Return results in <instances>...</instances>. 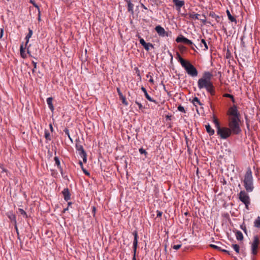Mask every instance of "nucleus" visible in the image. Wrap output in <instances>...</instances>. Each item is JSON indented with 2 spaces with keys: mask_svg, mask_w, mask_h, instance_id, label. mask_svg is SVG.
<instances>
[{
  "mask_svg": "<svg viewBox=\"0 0 260 260\" xmlns=\"http://www.w3.org/2000/svg\"><path fill=\"white\" fill-rule=\"evenodd\" d=\"M68 138H69V139H70L71 141H72V138H71V136H70V135H69V136H68Z\"/></svg>",
  "mask_w": 260,
  "mask_h": 260,
  "instance_id": "obj_61",
  "label": "nucleus"
},
{
  "mask_svg": "<svg viewBox=\"0 0 260 260\" xmlns=\"http://www.w3.org/2000/svg\"><path fill=\"white\" fill-rule=\"evenodd\" d=\"M210 246L215 248V249H218L219 248V247L215 245H213V244H211L210 245Z\"/></svg>",
  "mask_w": 260,
  "mask_h": 260,
  "instance_id": "obj_50",
  "label": "nucleus"
},
{
  "mask_svg": "<svg viewBox=\"0 0 260 260\" xmlns=\"http://www.w3.org/2000/svg\"><path fill=\"white\" fill-rule=\"evenodd\" d=\"M54 159L55 161V164L57 166V168L58 169H60V170H61L62 169L61 168L60 163V160H59V158L57 156H55V157H54Z\"/></svg>",
  "mask_w": 260,
  "mask_h": 260,
  "instance_id": "obj_25",
  "label": "nucleus"
},
{
  "mask_svg": "<svg viewBox=\"0 0 260 260\" xmlns=\"http://www.w3.org/2000/svg\"><path fill=\"white\" fill-rule=\"evenodd\" d=\"M134 5L131 2H128L127 3V10L129 12L133 13Z\"/></svg>",
  "mask_w": 260,
  "mask_h": 260,
  "instance_id": "obj_29",
  "label": "nucleus"
},
{
  "mask_svg": "<svg viewBox=\"0 0 260 260\" xmlns=\"http://www.w3.org/2000/svg\"><path fill=\"white\" fill-rule=\"evenodd\" d=\"M241 228L244 231L245 233H246V230L245 226H243L242 225H241Z\"/></svg>",
  "mask_w": 260,
  "mask_h": 260,
  "instance_id": "obj_51",
  "label": "nucleus"
},
{
  "mask_svg": "<svg viewBox=\"0 0 260 260\" xmlns=\"http://www.w3.org/2000/svg\"><path fill=\"white\" fill-rule=\"evenodd\" d=\"M142 7L145 10L147 9V7H146L144 5H142Z\"/></svg>",
  "mask_w": 260,
  "mask_h": 260,
  "instance_id": "obj_56",
  "label": "nucleus"
},
{
  "mask_svg": "<svg viewBox=\"0 0 260 260\" xmlns=\"http://www.w3.org/2000/svg\"><path fill=\"white\" fill-rule=\"evenodd\" d=\"M44 136H45V139L47 140L50 141L51 140L50 133H49V132L47 129L45 130Z\"/></svg>",
  "mask_w": 260,
  "mask_h": 260,
  "instance_id": "obj_28",
  "label": "nucleus"
},
{
  "mask_svg": "<svg viewBox=\"0 0 260 260\" xmlns=\"http://www.w3.org/2000/svg\"><path fill=\"white\" fill-rule=\"evenodd\" d=\"M201 48H203L204 51L207 50L208 47L206 41L204 39H202L200 44Z\"/></svg>",
  "mask_w": 260,
  "mask_h": 260,
  "instance_id": "obj_16",
  "label": "nucleus"
},
{
  "mask_svg": "<svg viewBox=\"0 0 260 260\" xmlns=\"http://www.w3.org/2000/svg\"><path fill=\"white\" fill-rule=\"evenodd\" d=\"M15 228H16V231H17V234L18 236H19V232L18 231V229H17V226H16Z\"/></svg>",
  "mask_w": 260,
  "mask_h": 260,
  "instance_id": "obj_59",
  "label": "nucleus"
},
{
  "mask_svg": "<svg viewBox=\"0 0 260 260\" xmlns=\"http://www.w3.org/2000/svg\"><path fill=\"white\" fill-rule=\"evenodd\" d=\"M135 103L138 106L139 108L140 109H142L143 108L142 105L140 103L138 102V101H136Z\"/></svg>",
  "mask_w": 260,
  "mask_h": 260,
  "instance_id": "obj_43",
  "label": "nucleus"
},
{
  "mask_svg": "<svg viewBox=\"0 0 260 260\" xmlns=\"http://www.w3.org/2000/svg\"><path fill=\"white\" fill-rule=\"evenodd\" d=\"M4 34V28H1L0 38L2 39Z\"/></svg>",
  "mask_w": 260,
  "mask_h": 260,
  "instance_id": "obj_47",
  "label": "nucleus"
},
{
  "mask_svg": "<svg viewBox=\"0 0 260 260\" xmlns=\"http://www.w3.org/2000/svg\"><path fill=\"white\" fill-rule=\"evenodd\" d=\"M117 93H118V95L119 96V98L122 97V96H123L122 93V92H121V91H120V89L119 88H117Z\"/></svg>",
  "mask_w": 260,
  "mask_h": 260,
  "instance_id": "obj_44",
  "label": "nucleus"
},
{
  "mask_svg": "<svg viewBox=\"0 0 260 260\" xmlns=\"http://www.w3.org/2000/svg\"><path fill=\"white\" fill-rule=\"evenodd\" d=\"M205 127L207 133L209 134L210 136H212L214 134L215 131L213 129H212L209 124L206 125Z\"/></svg>",
  "mask_w": 260,
  "mask_h": 260,
  "instance_id": "obj_18",
  "label": "nucleus"
},
{
  "mask_svg": "<svg viewBox=\"0 0 260 260\" xmlns=\"http://www.w3.org/2000/svg\"><path fill=\"white\" fill-rule=\"evenodd\" d=\"M41 20V17H40V13H39V16H38V20L40 21Z\"/></svg>",
  "mask_w": 260,
  "mask_h": 260,
  "instance_id": "obj_58",
  "label": "nucleus"
},
{
  "mask_svg": "<svg viewBox=\"0 0 260 260\" xmlns=\"http://www.w3.org/2000/svg\"><path fill=\"white\" fill-rule=\"evenodd\" d=\"M213 121L214 123L215 124V127L217 128V130L219 128L221 127L220 126L219 122H218V120L215 117H213Z\"/></svg>",
  "mask_w": 260,
  "mask_h": 260,
  "instance_id": "obj_31",
  "label": "nucleus"
},
{
  "mask_svg": "<svg viewBox=\"0 0 260 260\" xmlns=\"http://www.w3.org/2000/svg\"><path fill=\"white\" fill-rule=\"evenodd\" d=\"M240 121V118H229V128L233 134L238 135L241 132Z\"/></svg>",
  "mask_w": 260,
  "mask_h": 260,
  "instance_id": "obj_3",
  "label": "nucleus"
},
{
  "mask_svg": "<svg viewBox=\"0 0 260 260\" xmlns=\"http://www.w3.org/2000/svg\"><path fill=\"white\" fill-rule=\"evenodd\" d=\"M20 53L21 57L24 58L26 57V55L25 54V51L23 47V45H21L20 49Z\"/></svg>",
  "mask_w": 260,
  "mask_h": 260,
  "instance_id": "obj_30",
  "label": "nucleus"
},
{
  "mask_svg": "<svg viewBox=\"0 0 260 260\" xmlns=\"http://www.w3.org/2000/svg\"><path fill=\"white\" fill-rule=\"evenodd\" d=\"M67 210H68V207H67V208H64V209H63V212L64 213V212H66Z\"/></svg>",
  "mask_w": 260,
  "mask_h": 260,
  "instance_id": "obj_57",
  "label": "nucleus"
},
{
  "mask_svg": "<svg viewBox=\"0 0 260 260\" xmlns=\"http://www.w3.org/2000/svg\"><path fill=\"white\" fill-rule=\"evenodd\" d=\"M143 47L145 48V49L146 51H149L150 50V47L151 48H153L154 46H153V44H152L151 43H147L146 44V45H144L143 46Z\"/></svg>",
  "mask_w": 260,
  "mask_h": 260,
  "instance_id": "obj_27",
  "label": "nucleus"
},
{
  "mask_svg": "<svg viewBox=\"0 0 260 260\" xmlns=\"http://www.w3.org/2000/svg\"><path fill=\"white\" fill-rule=\"evenodd\" d=\"M217 134L221 139H226L229 138L232 134V132L229 128L226 127H221L217 130Z\"/></svg>",
  "mask_w": 260,
  "mask_h": 260,
  "instance_id": "obj_6",
  "label": "nucleus"
},
{
  "mask_svg": "<svg viewBox=\"0 0 260 260\" xmlns=\"http://www.w3.org/2000/svg\"><path fill=\"white\" fill-rule=\"evenodd\" d=\"M214 16H215L216 17H217V18H219L218 16H216V15H215V14H212V17H214Z\"/></svg>",
  "mask_w": 260,
  "mask_h": 260,
  "instance_id": "obj_60",
  "label": "nucleus"
},
{
  "mask_svg": "<svg viewBox=\"0 0 260 260\" xmlns=\"http://www.w3.org/2000/svg\"><path fill=\"white\" fill-rule=\"evenodd\" d=\"M141 90L143 91V92H144V94H145V96L146 97V98L150 102H153L154 103H156V101L153 99L152 98H151L150 95L148 94L147 92V90L145 88H144L143 86H142L141 87Z\"/></svg>",
  "mask_w": 260,
  "mask_h": 260,
  "instance_id": "obj_13",
  "label": "nucleus"
},
{
  "mask_svg": "<svg viewBox=\"0 0 260 260\" xmlns=\"http://www.w3.org/2000/svg\"><path fill=\"white\" fill-rule=\"evenodd\" d=\"M133 234L134 236V239L133 245L134 254H133V257L132 260H136V251H137L138 242V233H137V231L134 232Z\"/></svg>",
  "mask_w": 260,
  "mask_h": 260,
  "instance_id": "obj_9",
  "label": "nucleus"
},
{
  "mask_svg": "<svg viewBox=\"0 0 260 260\" xmlns=\"http://www.w3.org/2000/svg\"><path fill=\"white\" fill-rule=\"evenodd\" d=\"M68 206H70L72 204V203L71 202H68Z\"/></svg>",
  "mask_w": 260,
  "mask_h": 260,
  "instance_id": "obj_62",
  "label": "nucleus"
},
{
  "mask_svg": "<svg viewBox=\"0 0 260 260\" xmlns=\"http://www.w3.org/2000/svg\"><path fill=\"white\" fill-rule=\"evenodd\" d=\"M200 16L198 14L192 13L189 14V17L192 19H199V16Z\"/></svg>",
  "mask_w": 260,
  "mask_h": 260,
  "instance_id": "obj_32",
  "label": "nucleus"
},
{
  "mask_svg": "<svg viewBox=\"0 0 260 260\" xmlns=\"http://www.w3.org/2000/svg\"><path fill=\"white\" fill-rule=\"evenodd\" d=\"M222 251H224V252L229 253V252L226 250H222Z\"/></svg>",
  "mask_w": 260,
  "mask_h": 260,
  "instance_id": "obj_63",
  "label": "nucleus"
},
{
  "mask_svg": "<svg viewBox=\"0 0 260 260\" xmlns=\"http://www.w3.org/2000/svg\"><path fill=\"white\" fill-rule=\"evenodd\" d=\"M19 211L22 215H26V212L22 209H19Z\"/></svg>",
  "mask_w": 260,
  "mask_h": 260,
  "instance_id": "obj_45",
  "label": "nucleus"
},
{
  "mask_svg": "<svg viewBox=\"0 0 260 260\" xmlns=\"http://www.w3.org/2000/svg\"><path fill=\"white\" fill-rule=\"evenodd\" d=\"M81 158L83 159V161L84 163L87 162V154L86 153H83L82 154L79 155Z\"/></svg>",
  "mask_w": 260,
  "mask_h": 260,
  "instance_id": "obj_34",
  "label": "nucleus"
},
{
  "mask_svg": "<svg viewBox=\"0 0 260 260\" xmlns=\"http://www.w3.org/2000/svg\"><path fill=\"white\" fill-rule=\"evenodd\" d=\"M236 237L238 240H242L243 239V234L241 232L237 231L236 233Z\"/></svg>",
  "mask_w": 260,
  "mask_h": 260,
  "instance_id": "obj_23",
  "label": "nucleus"
},
{
  "mask_svg": "<svg viewBox=\"0 0 260 260\" xmlns=\"http://www.w3.org/2000/svg\"><path fill=\"white\" fill-rule=\"evenodd\" d=\"M192 103L193 104L194 106L196 107H197L198 105H202V104L200 101L199 99L197 97H195L193 99L192 101Z\"/></svg>",
  "mask_w": 260,
  "mask_h": 260,
  "instance_id": "obj_21",
  "label": "nucleus"
},
{
  "mask_svg": "<svg viewBox=\"0 0 260 260\" xmlns=\"http://www.w3.org/2000/svg\"><path fill=\"white\" fill-rule=\"evenodd\" d=\"M149 81L150 83H153L154 80H153L152 77H151V78L149 79Z\"/></svg>",
  "mask_w": 260,
  "mask_h": 260,
  "instance_id": "obj_54",
  "label": "nucleus"
},
{
  "mask_svg": "<svg viewBox=\"0 0 260 260\" xmlns=\"http://www.w3.org/2000/svg\"><path fill=\"white\" fill-rule=\"evenodd\" d=\"M10 218L11 220L15 219V216L13 214H12V217H10Z\"/></svg>",
  "mask_w": 260,
  "mask_h": 260,
  "instance_id": "obj_55",
  "label": "nucleus"
},
{
  "mask_svg": "<svg viewBox=\"0 0 260 260\" xmlns=\"http://www.w3.org/2000/svg\"><path fill=\"white\" fill-rule=\"evenodd\" d=\"M173 3L175 6L176 10L178 12L180 11L181 8L184 6L185 2L184 1L173 0Z\"/></svg>",
  "mask_w": 260,
  "mask_h": 260,
  "instance_id": "obj_11",
  "label": "nucleus"
},
{
  "mask_svg": "<svg viewBox=\"0 0 260 260\" xmlns=\"http://www.w3.org/2000/svg\"><path fill=\"white\" fill-rule=\"evenodd\" d=\"M224 96L228 97V98H230L231 99H233L234 98L233 96L232 95L228 94V93L225 94H224Z\"/></svg>",
  "mask_w": 260,
  "mask_h": 260,
  "instance_id": "obj_49",
  "label": "nucleus"
},
{
  "mask_svg": "<svg viewBox=\"0 0 260 260\" xmlns=\"http://www.w3.org/2000/svg\"><path fill=\"white\" fill-rule=\"evenodd\" d=\"M178 111L181 112H183V113H185V110L184 109V108L181 105H179L178 108H177Z\"/></svg>",
  "mask_w": 260,
  "mask_h": 260,
  "instance_id": "obj_37",
  "label": "nucleus"
},
{
  "mask_svg": "<svg viewBox=\"0 0 260 260\" xmlns=\"http://www.w3.org/2000/svg\"><path fill=\"white\" fill-rule=\"evenodd\" d=\"M79 165H80V167H81V169H82V168H83L84 167H83V163H82V162L81 161H79Z\"/></svg>",
  "mask_w": 260,
  "mask_h": 260,
  "instance_id": "obj_52",
  "label": "nucleus"
},
{
  "mask_svg": "<svg viewBox=\"0 0 260 260\" xmlns=\"http://www.w3.org/2000/svg\"><path fill=\"white\" fill-rule=\"evenodd\" d=\"M3 171L4 172H6V170L5 169H3Z\"/></svg>",
  "mask_w": 260,
  "mask_h": 260,
  "instance_id": "obj_64",
  "label": "nucleus"
},
{
  "mask_svg": "<svg viewBox=\"0 0 260 260\" xmlns=\"http://www.w3.org/2000/svg\"><path fill=\"white\" fill-rule=\"evenodd\" d=\"M182 67L185 69L187 74L191 77H194L198 76V72L197 70L189 61H188Z\"/></svg>",
  "mask_w": 260,
  "mask_h": 260,
  "instance_id": "obj_5",
  "label": "nucleus"
},
{
  "mask_svg": "<svg viewBox=\"0 0 260 260\" xmlns=\"http://www.w3.org/2000/svg\"><path fill=\"white\" fill-rule=\"evenodd\" d=\"M212 74L209 72H205L203 76L198 81V87L200 90L205 89L211 95L215 94V88L211 81Z\"/></svg>",
  "mask_w": 260,
  "mask_h": 260,
  "instance_id": "obj_1",
  "label": "nucleus"
},
{
  "mask_svg": "<svg viewBox=\"0 0 260 260\" xmlns=\"http://www.w3.org/2000/svg\"><path fill=\"white\" fill-rule=\"evenodd\" d=\"M185 39V37H184L182 35H180L179 36H178L176 39V41L177 42V43H181V42H183L184 43V40Z\"/></svg>",
  "mask_w": 260,
  "mask_h": 260,
  "instance_id": "obj_26",
  "label": "nucleus"
},
{
  "mask_svg": "<svg viewBox=\"0 0 260 260\" xmlns=\"http://www.w3.org/2000/svg\"><path fill=\"white\" fill-rule=\"evenodd\" d=\"M156 216L157 217H160L162 215V213L161 211H156Z\"/></svg>",
  "mask_w": 260,
  "mask_h": 260,
  "instance_id": "obj_46",
  "label": "nucleus"
},
{
  "mask_svg": "<svg viewBox=\"0 0 260 260\" xmlns=\"http://www.w3.org/2000/svg\"><path fill=\"white\" fill-rule=\"evenodd\" d=\"M140 43L143 46L147 43L143 38L140 39Z\"/></svg>",
  "mask_w": 260,
  "mask_h": 260,
  "instance_id": "obj_40",
  "label": "nucleus"
},
{
  "mask_svg": "<svg viewBox=\"0 0 260 260\" xmlns=\"http://www.w3.org/2000/svg\"><path fill=\"white\" fill-rule=\"evenodd\" d=\"M139 152L141 153V154H147V152L146 151V150L145 149H144L143 148H140L139 149Z\"/></svg>",
  "mask_w": 260,
  "mask_h": 260,
  "instance_id": "obj_41",
  "label": "nucleus"
},
{
  "mask_svg": "<svg viewBox=\"0 0 260 260\" xmlns=\"http://www.w3.org/2000/svg\"><path fill=\"white\" fill-rule=\"evenodd\" d=\"M176 55V58L178 61L181 63L182 67L184 66V65L188 61L183 59L178 52H177Z\"/></svg>",
  "mask_w": 260,
  "mask_h": 260,
  "instance_id": "obj_15",
  "label": "nucleus"
},
{
  "mask_svg": "<svg viewBox=\"0 0 260 260\" xmlns=\"http://www.w3.org/2000/svg\"><path fill=\"white\" fill-rule=\"evenodd\" d=\"M49 127H50V131H51V132H53V126H52V124H49Z\"/></svg>",
  "mask_w": 260,
  "mask_h": 260,
  "instance_id": "obj_53",
  "label": "nucleus"
},
{
  "mask_svg": "<svg viewBox=\"0 0 260 260\" xmlns=\"http://www.w3.org/2000/svg\"><path fill=\"white\" fill-rule=\"evenodd\" d=\"M83 171V173L87 175V176H89L90 175V173L88 171H87L84 167L83 168L81 169Z\"/></svg>",
  "mask_w": 260,
  "mask_h": 260,
  "instance_id": "obj_39",
  "label": "nucleus"
},
{
  "mask_svg": "<svg viewBox=\"0 0 260 260\" xmlns=\"http://www.w3.org/2000/svg\"><path fill=\"white\" fill-rule=\"evenodd\" d=\"M75 147H76L77 151H78L79 155L86 152L84 150L82 145H81V144H80L78 143H76Z\"/></svg>",
  "mask_w": 260,
  "mask_h": 260,
  "instance_id": "obj_14",
  "label": "nucleus"
},
{
  "mask_svg": "<svg viewBox=\"0 0 260 260\" xmlns=\"http://www.w3.org/2000/svg\"><path fill=\"white\" fill-rule=\"evenodd\" d=\"M184 43L186 44L187 45H191V48L193 50L194 49V46L196 47L194 44H193V43H192V42L191 40H189V39H187L186 38H185V39L184 40Z\"/></svg>",
  "mask_w": 260,
  "mask_h": 260,
  "instance_id": "obj_24",
  "label": "nucleus"
},
{
  "mask_svg": "<svg viewBox=\"0 0 260 260\" xmlns=\"http://www.w3.org/2000/svg\"><path fill=\"white\" fill-rule=\"evenodd\" d=\"M32 34V30L30 28H28V33L27 34L25 38V39L26 40V44H27L28 43L29 40L31 37Z\"/></svg>",
  "mask_w": 260,
  "mask_h": 260,
  "instance_id": "obj_20",
  "label": "nucleus"
},
{
  "mask_svg": "<svg viewBox=\"0 0 260 260\" xmlns=\"http://www.w3.org/2000/svg\"><path fill=\"white\" fill-rule=\"evenodd\" d=\"M232 247L237 253H239V246L238 244H233Z\"/></svg>",
  "mask_w": 260,
  "mask_h": 260,
  "instance_id": "obj_35",
  "label": "nucleus"
},
{
  "mask_svg": "<svg viewBox=\"0 0 260 260\" xmlns=\"http://www.w3.org/2000/svg\"><path fill=\"white\" fill-rule=\"evenodd\" d=\"M181 245H182L181 244H177V245H174V246H173L172 247L174 249L177 250L181 247Z\"/></svg>",
  "mask_w": 260,
  "mask_h": 260,
  "instance_id": "obj_38",
  "label": "nucleus"
},
{
  "mask_svg": "<svg viewBox=\"0 0 260 260\" xmlns=\"http://www.w3.org/2000/svg\"><path fill=\"white\" fill-rule=\"evenodd\" d=\"M52 98L51 97L48 98L46 100V102L48 105L49 108L53 111L54 110V107L52 104Z\"/></svg>",
  "mask_w": 260,
  "mask_h": 260,
  "instance_id": "obj_17",
  "label": "nucleus"
},
{
  "mask_svg": "<svg viewBox=\"0 0 260 260\" xmlns=\"http://www.w3.org/2000/svg\"><path fill=\"white\" fill-rule=\"evenodd\" d=\"M120 99L121 100L123 104H124L125 106L128 105V102L126 101V98L124 96L120 97Z\"/></svg>",
  "mask_w": 260,
  "mask_h": 260,
  "instance_id": "obj_36",
  "label": "nucleus"
},
{
  "mask_svg": "<svg viewBox=\"0 0 260 260\" xmlns=\"http://www.w3.org/2000/svg\"><path fill=\"white\" fill-rule=\"evenodd\" d=\"M227 16L228 17L229 19L232 22H235L236 23V19L234 18L230 13V11L227 10L226 11Z\"/></svg>",
  "mask_w": 260,
  "mask_h": 260,
  "instance_id": "obj_22",
  "label": "nucleus"
},
{
  "mask_svg": "<svg viewBox=\"0 0 260 260\" xmlns=\"http://www.w3.org/2000/svg\"><path fill=\"white\" fill-rule=\"evenodd\" d=\"M155 30L157 32L158 36L161 37L168 36V32L166 31L165 29L159 25L155 26Z\"/></svg>",
  "mask_w": 260,
  "mask_h": 260,
  "instance_id": "obj_10",
  "label": "nucleus"
},
{
  "mask_svg": "<svg viewBox=\"0 0 260 260\" xmlns=\"http://www.w3.org/2000/svg\"><path fill=\"white\" fill-rule=\"evenodd\" d=\"M32 63L34 65V69H32V71L33 73H34L35 72V69L37 68V62L32 61Z\"/></svg>",
  "mask_w": 260,
  "mask_h": 260,
  "instance_id": "obj_42",
  "label": "nucleus"
},
{
  "mask_svg": "<svg viewBox=\"0 0 260 260\" xmlns=\"http://www.w3.org/2000/svg\"><path fill=\"white\" fill-rule=\"evenodd\" d=\"M248 193L246 191L243 190H241L238 194L239 200L245 205L247 210H249V206L250 204V199Z\"/></svg>",
  "mask_w": 260,
  "mask_h": 260,
  "instance_id": "obj_4",
  "label": "nucleus"
},
{
  "mask_svg": "<svg viewBox=\"0 0 260 260\" xmlns=\"http://www.w3.org/2000/svg\"><path fill=\"white\" fill-rule=\"evenodd\" d=\"M63 199L66 201H68L71 199V193L68 188H65L62 191Z\"/></svg>",
  "mask_w": 260,
  "mask_h": 260,
  "instance_id": "obj_12",
  "label": "nucleus"
},
{
  "mask_svg": "<svg viewBox=\"0 0 260 260\" xmlns=\"http://www.w3.org/2000/svg\"><path fill=\"white\" fill-rule=\"evenodd\" d=\"M254 227L260 229V216H258L253 222Z\"/></svg>",
  "mask_w": 260,
  "mask_h": 260,
  "instance_id": "obj_19",
  "label": "nucleus"
},
{
  "mask_svg": "<svg viewBox=\"0 0 260 260\" xmlns=\"http://www.w3.org/2000/svg\"><path fill=\"white\" fill-rule=\"evenodd\" d=\"M64 132L65 133V134L68 136H69L70 135V133H69V131L68 129L67 128H66L64 130Z\"/></svg>",
  "mask_w": 260,
  "mask_h": 260,
  "instance_id": "obj_48",
  "label": "nucleus"
},
{
  "mask_svg": "<svg viewBox=\"0 0 260 260\" xmlns=\"http://www.w3.org/2000/svg\"><path fill=\"white\" fill-rule=\"evenodd\" d=\"M245 191L247 192H251L254 189V179L252 176V172L250 168H248L244 174L242 179H241Z\"/></svg>",
  "mask_w": 260,
  "mask_h": 260,
  "instance_id": "obj_2",
  "label": "nucleus"
},
{
  "mask_svg": "<svg viewBox=\"0 0 260 260\" xmlns=\"http://www.w3.org/2000/svg\"><path fill=\"white\" fill-rule=\"evenodd\" d=\"M29 2H30V3L32 4L35 7H36L37 9V10L38 11V13H39V14H40V10L39 6L35 3V2L34 0H30Z\"/></svg>",
  "mask_w": 260,
  "mask_h": 260,
  "instance_id": "obj_33",
  "label": "nucleus"
},
{
  "mask_svg": "<svg viewBox=\"0 0 260 260\" xmlns=\"http://www.w3.org/2000/svg\"><path fill=\"white\" fill-rule=\"evenodd\" d=\"M250 244L251 254L253 255H256L259 244V239L258 236L255 235L253 237V240L250 243Z\"/></svg>",
  "mask_w": 260,
  "mask_h": 260,
  "instance_id": "obj_7",
  "label": "nucleus"
},
{
  "mask_svg": "<svg viewBox=\"0 0 260 260\" xmlns=\"http://www.w3.org/2000/svg\"><path fill=\"white\" fill-rule=\"evenodd\" d=\"M228 114L230 115L229 118H239L240 114L238 112L237 107L235 105L230 107L228 111Z\"/></svg>",
  "mask_w": 260,
  "mask_h": 260,
  "instance_id": "obj_8",
  "label": "nucleus"
}]
</instances>
